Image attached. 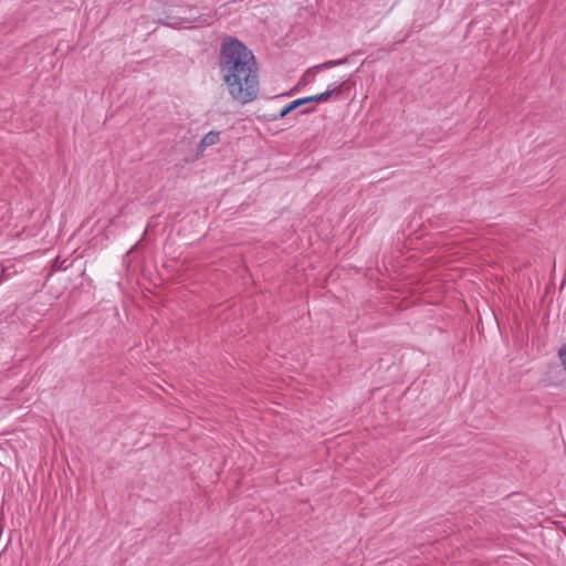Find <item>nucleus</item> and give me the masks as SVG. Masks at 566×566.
<instances>
[{
  "label": "nucleus",
  "instance_id": "obj_4",
  "mask_svg": "<svg viewBox=\"0 0 566 566\" xmlns=\"http://www.w3.org/2000/svg\"><path fill=\"white\" fill-rule=\"evenodd\" d=\"M347 62V59H340V60H331L322 63L321 65L315 66V69H331L336 65H340Z\"/></svg>",
  "mask_w": 566,
  "mask_h": 566
},
{
  "label": "nucleus",
  "instance_id": "obj_6",
  "mask_svg": "<svg viewBox=\"0 0 566 566\" xmlns=\"http://www.w3.org/2000/svg\"><path fill=\"white\" fill-rule=\"evenodd\" d=\"M308 73H310V71H307V73L303 75L304 81L310 80Z\"/></svg>",
  "mask_w": 566,
  "mask_h": 566
},
{
  "label": "nucleus",
  "instance_id": "obj_5",
  "mask_svg": "<svg viewBox=\"0 0 566 566\" xmlns=\"http://www.w3.org/2000/svg\"><path fill=\"white\" fill-rule=\"evenodd\" d=\"M308 73H310V71H307V73L303 75L304 81L310 80Z\"/></svg>",
  "mask_w": 566,
  "mask_h": 566
},
{
  "label": "nucleus",
  "instance_id": "obj_2",
  "mask_svg": "<svg viewBox=\"0 0 566 566\" xmlns=\"http://www.w3.org/2000/svg\"><path fill=\"white\" fill-rule=\"evenodd\" d=\"M336 92H340V88L339 87H333V88H328L326 92L324 93H321V94H317V95H313V96H308V97H303V98H298V99H295L293 102H291L289 105H286L285 107H283L280 112V117L283 118L285 117L287 114H290L292 111L296 109L297 107L300 106H306V104L308 103H313V102H326L331 96L332 94L336 93Z\"/></svg>",
  "mask_w": 566,
  "mask_h": 566
},
{
  "label": "nucleus",
  "instance_id": "obj_1",
  "mask_svg": "<svg viewBox=\"0 0 566 566\" xmlns=\"http://www.w3.org/2000/svg\"><path fill=\"white\" fill-rule=\"evenodd\" d=\"M219 69L230 96L240 104L258 98L259 69L255 57L241 41L228 38L220 49Z\"/></svg>",
  "mask_w": 566,
  "mask_h": 566
},
{
  "label": "nucleus",
  "instance_id": "obj_3",
  "mask_svg": "<svg viewBox=\"0 0 566 566\" xmlns=\"http://www.w3.org/2000/svg\"><path fill=\"white\" fill-rule=\"evenodd\" d=\"M220 140V133L218 132H209L203 136L199 144V150H203L208 146L216 145Z\"/></svg>",
  "mask_w": 566,
  "mask_h": 566
}]
</instances>
